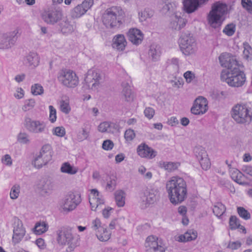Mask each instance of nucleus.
<instances>
[{
	"mask_svg": "<svg viewBox=\"0 0 252 252\" xmlns=\"http://www.w3.org/2000/svg\"><path fill=\"white\" fill-rule=\"evenodd\" d=\"M58 79L63 85L68 88H75L79 84V79L76 74L70 69L61 70L58 73Z\"/></svg>",
	"mask_w": 252,
	"mask_h": 252,
	"instance_id": "nucleus-8",
	"label": "nucleus"
},
{
	"mask_svg": "<svg viewBox=\"0 0 252 252\" xmlns=\"http://www.w3.org/2000/svg\"><path fill=\"white\" fill-rule=\"evenodd\" d=\"M244 51L243 56L244 58L247 60H249L252 58V48L247 42L243 43Z\"/></svg>",
	"mask_w": 252,
	"mask_h": 252,
	"instance_id": "nucleus-46",
	"label": "nucleus"
},
{
	"mask_svg": "<svg viewBox=\"0 0 252 252\" xmlns=\"http://www.w3.org/2000/svg\"><path fill=\"white\" fill-rule=\"evenodd\" d=\"M92 228L96 232L97 231H103V227L101 225V222L99 219H95L92 222Z\"/></svg>",
	"mask_w": 252,
	"mask_h": 252,
	"instance_id": "nucleus-54",
	"label": "nucleus"
},
{
	"mask_svg": "<svg viewBox=\"0 0 252 252\" xmlns=\"http://www.w3.org/2000/svg\"><path fill=\"white\" fill-rule=\"evenodd\" d=\"M62 11L57 8H51L45 10L41 15L42 20L49 25H54L62 18Z\"/></svg>",
	"mask_w": 252,
	"mask_h": 252,
	"instance_id": "nucleus-13",
	"label": "nucleus"
},
{
	"mask_svg": "<svg viewBox=\"0 0 252 252\" xmlns=\"http://www.w3.org/2000/svg\"><path fill=\"white\" fill-rule=\"evenodd\" d=\"M89 202L91 206V209L93 211H97L100 209L102 206L104 205V199L98 190L96 189H92L91 190L89 195Z\"/></svg>",
	"mask_w": 252,
	"mask_h": 252,
	"instance_id": "nucleus-17",
	"label": "nucleus"
},
{
	"mask_svg": "<svg viewBox=\"0 0 252 252\" xmlns=\"http://www.w3.org/2000/svg\"><path fill=\"white\" fill-rule=\"evenodd\" d=\"M227 10L226 4L217 2L212 7L208 16L209 24L214 28L220 27L224 20V15Z\"/></svg>",
	"mask_w": 252,
	"mask_h": 252,
	"instance_id": "nucleus-5",
	"label": "nucleus"
},
{
	"mask_svg": "<svg viewBox=\"0 0 252 252\" xmlns=\"http://www.w3.org/2000/svg\"><path fill=\"white\" fill-rule=\"evenodd\" d=\"M49 228L47 223L45 221L37 222L33 229V232L37 235H40L46 232Z\"/></svg>",
	"mask_w": 252,
	"mask_h": 252,
	"instance_id": "nucleus-37",
	"label": "nucleus"
},
{
	"mask_svg": "<svg viewBox=\"0 0 252 252\" xmlns=\"http://www.w3.org/2000/svg\"><path fill=\"white\" fill-rule=\"evenodd\" d=\"M123 88L122 94L126 100L129 101L132 99L133 94L131 92L129 83L128 82H123L122 84Z\"/></svg>",
	"mask_w": 252,
	"mask_h": 252,
	"instance_id": "nucleus-35",
	"label": "nucleus"
},
{
	"mask_svg": "<svg viewBox=\"0 0 252 252\" xmlns=\"http://www.w3.org/2000/svg\"><path fill=\"white\" fill-rule=\"evenodd\" d=\"M146 252H165V247L162 240L156 236L147 237L145 242Z\"/></svg>",
	"mask_w": 252,
	"mask_h": 252,
	"instance_id": "nucleus-12",
	"label": "nucleus"
},
{
	"mask_svg": "<svg viewBox=\"0 0 252 252\" xmlns=\"http://www.w3.org/2000/svg\"><path fill=\"white\" fill-rule=\"evenodd\" d=\"M236 30L235 25L233 24H229L225 26L222 32L228 36H232Z\"/></svg>",
	"mask_w": 252,
	"mask_h": 252,
	"instance_id": "nucleus-48",
	"label": "nucleus"
},
{
	"mask_svg": "<svg viewBox=\"0 0 252 252\" xmlns=\"http://www.w3.org/2000/svg\"><path fill=\"white\" fill-rule=\"evenodd\" d=\"M13 242L15 244L19 243L23 238L26 233L25 228L22 221L17 218L14 219Z\"/></svg>",
	"mask_w": 252,
	"mask_h": 252,
	"instance_id": "nucleus-19",
	"label": "nucleus"
},
{
	"mask_svg": "<svg viewBox=\"0 0 252 252\" xmlns=\"http://www.w3.org/2000/svg\"><path fill=\"white\" fill-rule=\"evenodd\" d=\"M163 164L164 165V168L169 171L176 169L180 165L178 162H164Z\"/></svg>",
	"mask_w": 252,
	"mask_h": 252,
	"instance_id": "nucleus-52",
	"label": "nucleus"
},
{
	"mask_svg": "<svg viewBox=\"0 0 252 252\" xmlns=\"http://www.w3.org/2000/svg\"><path fill=\"white\" fill-rule=\"evenodd\" d=\"M184 77L188 83H191L195 78V74L191 71H187L184 74Z\"/></svg>",
	"mask_w": 252,
	"mask_h": 252,
	"instance_id": "nucleus-56",
	"label": "nucleus"
},
{
	"mask_svg": "<svg viewBox=\"0 0 252 252\" xmlns=\"http://www.w3.org/2000/svg\"><path fill=\"white\" fill-rule=\"evenodd\" d=\"M60 171L62 173L73 175L78 172V168L66 162L62 164L60 168Z\"/></svg>",
	"mask_w": 252,
	"mask_h": 252,
	"instance_id": "nucleus-33",
	"label": "nucleus"
},
{
	"mask_svg": "<svg viewBox=\"0 0 252 252\" xmlns=\"http://www.w3.org/2000/svg\"><path fill=\"white\" fill-rule=\"evenodd\" d=\"M161 55L160 46L156 44H152L149 48L148 55L149 58L155 62L159 60Z\"/></svg>",
	"mask_w": 252,
	"mask_h": 252,
	"instance_id": "nucleus-31",
	"label": "nucleus"
},
{
	"mask_svg": "<svg viewBox=\"0 0 252 252\" xmlns=\"http://www.w3.org/2000/svg\"><path fill=\"white\" fill-rule=\"evenodd\" d=\"M144 196L142 198V205L145 208L149 207L157 202L160 197V192L157 188L147 189L144 193Z\"/></svg>",
	"mask_w": 252,
	"mask_h": 252,
	"instance_id": "nucleus-15",
	"label": "nucleus"
},
{
	"mask_svg": "<svg viewBox=\"0 0 252 252\" xmlns=\"http://www.w3.org/2000/svg\"><path fill=\"white\" fill-rule=\"evenodd\" d=\"M135 136L134 131L131 129L126 130L125 133V138L127 141H132Z\"/></svg>",
	"mask_w": 252,
	"mask_h": 252,
	"instance_id": "nucleus-58",
	"label": "nucleus"
},
{
	"mask_svg": "<svg viewBox=\"0 0 252 252\" xmlns=\"http://www.w3.org/2000/svg\"><path fill=\"white\" fill-rule=\"evenodd\" d=\"M154 14V11L149 9L145 8L138 13L139 20L141 22L145 21L147 19L151 18Z\"/></svg>",
	"mask_w": 252,
	"mask_h": 252,
	"instance_id": "nucleus-41",
	"label": "nucleus"
},
{
	"mask_svg": "<svg viewBox=\"0 0 252 252\" xmlns=\"http://www.w3.org/2000/svg\"><path fill=\"white\" fill-rule=\"evenodd\" d=\"M229 224L231 229H235L240 226L238 219L235 216H231L229 219Z\"/></svg>",
	"mask_w": 252,
	"mask_h": 252,
	"instance_id": "nucleus-55",
	"label": "nucleus"
},
{
	"mask_svg": "<svg viewBox=\"0 0 252 252\" xmlns=\"http://www.w3.org/2000/svg\"><path fill=\"white\" fill-rule=\"evenodd\" d=\"M166 189L170 201L174 205L181 203L187 198V183L179 176L172 177L166 182Z\"/></svg>",
	"mask_w": 252,
	"mask_h": 252,
	"instance_id": "nucleus-1",
	"label": "nucleus"
},
{
	"mask_svg": "<svg viewBox=\"0 0 252 252\" xmlns=\"http://www.w3.org/2000/svg\"><path fill=\"white\" fill-rule=\"evenodd\" d=\"M18 141L23 144L29 142V136L26 133H20L18 135Z\"/></svg>",
	"mask_w": 252,
	"mask_h": 252,
	"instance_id": "nucleus-60",
	"label": "nucleus"
},
{
	"mask_svg": "<svg viewBox=\"0 0 252 252\" xmlns=\"http://www.w3.org/2000/svg\"><path fill=\"white\" fill-rule=\"evenodd\" d=\"M166 63L168 67L172 68L173 69L175 74L179 73L181 63L178 58H172L169 59L167 60Z\"/></svg>",
	"mask_w": 252,
	"mask_h": 252,
	"instance_id": "nucleus-39",
	"label": "nucleus"
},
{
	"mask_svg": "<svg viewBox=\"0 0 252 252\" xmlns=\"http://www.w3.org/2000/svg\"><path fill=\"white\" fill-rule=\"evenodd\" d=\"M94 3V0H84L81 4H78L71 11V16L73 18H79L84 15Z\"/></svg>",
	"mask_w": 252,
	"mask_h": 252,
	"instance_id": "nucleus-16",
	"label": "nucleus"
},
{
	"mask_svg": "<svg viewBox=\"0 0 252 252\" xmlns=\"http://www.w3.org/2000/svg\"><path fill=\"white\" fill-rule=\"evenodd\" d=\"M49 121L51 123H54L57 120V111L56 109L52 105L49 106Z\"/></svg>",
	"mask_w": 252,
	"mask_h": 252,
	"instance_id": "nucleus-51",
	"label": "nucleus"
},
{
	"mask_svg": "<svg viewBox=\"0 0 252 252\" xmlns=\"http://www.w3.org/2000/svg\"><path fill=\"white\" fill-rule=\"evenodd\" d=\"M51 147L49 144L42 146L39 155L35 157L32 162V164L36 168L39 169L46 165L52 157Z\"/></svg>",
	"mask_w": 252,
	"mask_h": 252,
	"instance_id": "nucleus-10",
	"label": "nucleus"
},
{
	"mask_svg": "<svg viewBox=\"0 0 252 252\" xmlns=\"http://www.w3.org/2000/svg\"><path fill=\"white\" fill-rule=\"evenodd\" d=\"M179 43L181 51L186 56L194 54L197 50L195 40L189 32L182 33Z\"/></svg>",
	"mask_w": 252,
	"mask_h": 252,
	"instance_id": "nucleus-6",
	"label": "nucleus"
},
{
	"mask_svg": "<svg viewBox=\"0 0 252 252\" xmlns=\"http://www.w3.org/2000/svg\"><path fill=\"white\" fill-rule=\"evenodd\" d=\"M95 234L97 238L102 242L108 241L110 238V233L109 232L106 228H103V231H97Z\"/></svg>",
	"mask_w": 252,
	"mask_h": 252,
	"instance_id": "nucleus-43",
	"label": "nucleus"
},
{
	"mask_svg": "<svg viewBox=\"0 0 252 252\" xmlns=\"http://www.w3.org/2000/svg\"><path fill=\"white\" fill-rule=\"evenodd\" d=\"M126 44V40L123 34H117L114 36L112 39V47L118 51H124Z\"/></svg>",
	"mask_w": 252,
	"mask_h": 252,
	"instance_id": "nucleus-27",
	"label": "nucleus"
},
{
	"mask_svg": "<svg viewBox=\"0 0 252 252\" xmlns=\"http://www.w3.org/2000/svg\"><path fill=\"white\" fill-rule=\"evenodd\" d=\"M26 129L30 133L40 134L44 133L47 130V124L40 120L32 119L29 117H26L24 121Z\"/></svg>",
	"mask_w": 252,
	"mask_h": 252,
	"instance_id": "nucleus-9",
	"label": "nucleus"
},
{
	"mask_svg": "<svg viewBox=\"0 0 252 252\" xmlns=\"http://www.w3.org/2000/svg\"><path fill=\"white\" fill-rule=\"evenodd\" d=\"M59 27L61 32L64 34H68L74 31L73 26L68 20H64L59 24Z\"/></svg>",
	"mask_w": 252,
	"mask_h": 252,
	"instance_id": "nucleus-34",
	"label": "nucleus"
},
{
	"mask_svg": "<svg viewBox=\"0 0 252 252\" xmlns=\"http://www.w3.org/2000/svg\"><path fill=\"white\" fill-rule=\"evenodd\" d=\"M91 126L85 124L81 130L78 131L76 135V139L78 141H83L87 139L90 135Z\"/></svg>",
	"mask_w": 252,
	"mask_h": 252,
	"instance_id": "nucleus-32",
	"label": "nucleus"
},
{
	"mask_svg": "<svg viewBox=\"0 0 252 252\" xmlns=\"http://www.w3.org/2000/svg\"><path fill=\"white\" fill-rule=\"evenodd\" d=\"M221 79L229 86L239 87L243 86L246 81L245 75L240 69V65L231 70H222Z\"/></svg>",
	"mask_w": 252,
	"mask_h": 252,
	"instance_id": "nucleus-4",
	"label": "nucleus"
},
{
	"mask_svg": "<svg viewBox=\"0 0 252 252\" xmlns=\"http://www.w3.org/2000/svg\"><path fill=\"white\" fill-rule=\"evenodd\" d=\"M37 188L42 196H47L54 189V183L51 180L42 179L37 184Z\"/></svg>",
	"mask_w": 252,
	"mask_h": 252,
	"instance_id": "nucleus-23",
	"label": "nucleus"
},
{
	"mask_svg": "<svg viewBox=\"0 0 252 252\" xmlns=\"http://www.w3.org/2000/svg\"><path fill=\"white\" fill-rule=\"evenodd\" d=\"M146 117L149 119H152L155 115V110L153 108L147 107L144 111Z\"/></svg>",
	"mask_w": 252,
	"mask_h": 252,
	"instance_id": "nucleus-62",
	"label": "nucleus"
},
{
	"mask_svg": "<svg viewBox=\"0 0 252 252\" xmlns=\"http://www.w3.org/2000/svg\"><path fill=\"white\" fill-rule=\"evenodd\" d=\"M20 187L18 185H14L10 191V196L12 199H15L18 198L20 193Z\"/></svg>",
	"mask_w": 252,
	"mask_h": 252,
	"instance_id": "nucleus-50",
	"label": "nucleus"
},
{
	"mask_svg": "<svg viewBox=\"0 0 252 252\" xmlns=\"http://www.w3.org/2000/svg\"><path fill=\"white\" fill-rule=\"evenodd\" d=\"M53 134L58 137H63L65 134V128L63 126H57L52 130Z\"/></svg>",
	"mask_w": 252,
	"mask_h": 252,
	"instance_id": "nucleus-53",
	"label": "nucleus"
},
{
	"mask_svg": "<svg viewBox=\"0 0 252 252\" xmlns=\"http://www.w3.org/2000/svg\"><path fill=\"white\" fill-rule=\"evenodd\" d=\"M208 110V101L203 96H199L194 100L191 112L194 115H203Z\"/></svg>",
	"mask_w": 252,
	"mask_h": 252,
	"instance_id": "nucleus-18",
	"label": "nucleus"
},
{
	"mask_svg": "<svg viewBox=\"0 0 252 252\" xmlns=\"http://www.w3.org/2000/svg\"><path fill=\"white\" fill-rule=\"evenodd\" d=\"M102 80V77L99 70H89L85 79L84 87L92 90H96L99 88Z\"/></svg>",
	"mask_w": 252,
	"mask_h": 252,
	"instance_id": "nucleus-11",
	"label": "nucleus"
},
{
	"mask_svg": "<svg viewBox=\"0 0 252 252\" xmlns=\"http://www.w3.org/2000/svg\"><path fill=\"white\" fill-rule=\"evenodd\" d=\"M241 245L242 243L239 241H229L227 245V248L232 250H235L240 248Z\"/></svg>",
	"mask_w": 252,
	"mask_h": 252,
	"instance_id": "nucleus-59",
	"label": "nucleus"
},
{
	"mask_svg": "<svg viewBox=\"0 0 252 252\" xmlns=\"http://www.w3.org/2000/svg\"><path fill=\"white\" fill-rule=\"evenodd\" d=\"M220 65L227 68V70H231L233 68L240 65L235 57L227 53H222L219 58Z\"/></svg>",
	"mask_w": 252,
	"mask_h": 252,
	"instance_id": "nucleus-21",
	"label": "nucleus"
},
{
	"mask_svg": "<svg viewBox=\"0 0 252 252\" xmlns=\"http://www.w3.org/2000/svg\"><path fill=\"white\" fill-rule=\"evenodd\" d=\"M81 201V198L79 194L69 192L63 200V208L64 211H72L76 208Z\"/></svg>",
	"mask_w": 252,
	"mask_h": 252,
	"instance_id": "nucleus-14",
	"label": "nucleus"
},
{
	"mask_svg": "<svg viewBox=\"0 0 252 252\" xmlns=\"http://www.w3.org/2000/svg\"><path fill=\"white\" fill-rule=\"evenodd\" d=\"M181 14L175 13L170 17V27L179 31L186 26L187 21L181 16Z\"/></svg>",
	"mask_w": 252,
	"mask_h": 252,
	"instance_id": "nucleus-24",
	"label": "nucleus"
},
{
	"mask_svg": "<svg viewBox=\"0 0 252 252\" xmlns=\"http://www.w3.org/2000/svg\"><path fill=\"white\" fill-rule=\"evenodd\" d=\"M40 58L37 53L31 52L23 60V64L27 67L34 68L39 65Z\"/></svg>",
	"mask_w": 252,
	"mask_h": 252,
	"instance_id": "nucleus-26",
	"label": "nucleus"
},
{
	"mask_svg": "<svg viewBox=\"0 0 252 252\" xmlns=\"http://www.w3.org/2000/svg\"><path fill=\"white\" fill-rule=\"evenodd\" d=\"M60 110L65 114H68L71 111L69 99L67 96H63L59 102Z\"/></svg>",
	"mask_w": 252,
	"mask_h": 252,
	"instance_id": "nucleus-36",
	"label": "nucleus"
},
{
	"mask_svg": "<svg viewBox=\"0 0 252 252\" xmlns=\"http://www.w3.org/2000/svg\"><path fill=\"white\" fill-rule=\"evenodd\" d=\"M31 93L34 95H42L44 93V89L41 85L36 83L31 86Z\"/></svg>",
	"mask_w": 252,
	"mask_h": 252,
	"instance_id": "nucleus-45",
	"label": "nucleus"
},
{
	"mask_svg": "<svg viewBox=\"0 0 252 252\" xmlns=\"http://www.w3.org/2000/svg\"><path fill=\"white\" fill-rule=\"evenodd\" d=\"M109 127H108V132L109 133H114L118 130V125L113 122H108Z\"/></svg>",
	"mask_w": 252,
	"mask_h": 252,
	"instance_id": "nucleus-64",
	"label": "nucleus"
},
{
	"mask_svg": "<svg viewBox=\"0 0 252 252\" xmlns=\"http://www.w3.org/2000/svg\"><path fill=\"white\" fill-rule=\"evenodd\" d=\"M35 100L33 98L27 99L24 102V104L22 106V110L25 111H28L32 109L35 106Z\"/></svg>",
	"mask_w": 252,
	"mask_h": 252,
	"instance_id": "nucleus-47",
	"label": "nucleus"
},
{
	"mask_svg": "<svg viewBox=\"0 0 252 252\" xmlns=\"http://www.w3.org/2000/svg\"><path fill=\"white\" fill-rule=\"evenodd\" d=\"M106 189L110 191H113L115 189L117 184L116 177L114 175L109 176L106 179Z\"/></svg>",
	"mask_w": 252,
	"mask_h": 252,
	"instance_id": "nucleus-40",
	"label": "nucleus"
},
{
	"mask_svg": "<svg viewBox=\"0 0 252 252\" xmlns=\"http://www.w3.org/2000/svg\"><path fill=\"white\" fill-rule=\"evenodd\" d=\"M197 237V233L196 232H187L184 235L179 237V241L186 242L194 240Z\"/></svg>",
	"mask_w": 252,
	"mask_h": 252,
	"instance_id": "nucleus-44",
	"label": "nucleus"
},
{
	"mask_svg": "<svg viewBox=\"0 0 252 252\" xmlns=\"http://www.w3.org/2000/svg\"><path fill=\"white\" fill-rule=\"evenodd\" d=\"M129 41L133 44L138 45L143 39V34L141 31L137 29H131L128 32Z\"/></svg>",
	"mask_w": 252,
	"mask_h": 252,
	"instance_id": "nucleus-29",
	"label": "nucleus"
},
{
	"mask_svg": "<svg viewBox=\"0 0 252 252\" xmlns=\"http://www.w3.org/2000/svg\"><path fill=\"white\" fill-rule=\"evenodd\" d=\"M126 13L121 7L114 6L106 9L102 16V22L107 28H120L125 22Z\"/></svg>",
	"mask_w": 252,
	"mask_h": 252,
	"instance_id": "nucleus-2",
	"label": "nucleus"
},
{
	"mask_svg": "<svg viewBox=\"0 0 252 252\" xmlns=\"http://www.w3.org/2000/svg\"><path fill=\"white\" fill-rule=\"evenodd\" d=\"M230 114L234 121L238 124L249 125L252 120V112L247 103H238L231 108Z\"/></svg>",
	"mask_w": 252,
	"mask_h": 252,
	"instance_id": "nucleus-3",
	"label": "nucleus"
},
{
	"mask_svg": "<svg viewBox=\"0 0 252 252\" xmlns=\"http://www.w3.org/2000/svg\"><path fill=\"white\" fill-rule=\"evenodd\" d=\"M56 240L60 246H64L68 245L67 252H71L76 247V245L73 244V237L71 231L67 228L62 227L56 231Z\"/></svg>",
	"mask_w": 252,
	"mask_h": 252,
	"instance_id": "nucleus-7",
	"label": "nucleus"
},
{
	"mask_svg": "<svg viewBox=\"0 0 252 252\" xmlns=\"http://www.w3.org/2000/svg\"><path fill=\"white\" fill-rule=\"evenodd\" d=\"M115 198L117 205L119 207H123L125 204L126 194L121 190H117L115 192Z\"/></svg>",
	"mask_w": 252,
	"mask_h": 252,
	"instance_id": "nucleus-38",
	"label": "nucleus"
},
{
	"mask_svg": "<svg viewBox=\"0 0 252 252\" xmlns=\"http://www.w3.org/2000/svg\"><path fill=\"white\" fill-rule=\"evenodd\" d=\"M16 35L15 32L0 34V49H8L14 46L17 40Z\"/></svg>",
	"mask_w": 252,
	"mask_h": 252,
	"instance_id": "nucleus-20",
	"label": "nucleus"
},
{
	"mask_svg": "<svg viewBox=\"0 0 252 252\" xmlns=\"http://www.w3.org/2000/svg\"><path fill=\"white\" fill-rule=\"evenodd\" d=\"M108 122H104L99 124L98 130L101 132H108Z\"/></svg>",
	"mask_w": 252,
	"mask_h": 252,
	"instance_id": "nucleus-61",
	"label": "nucleus"
},
{
	"mask_svg": "<svg viewBox=\"0 0 252 252\" xmlns=\"http://www.w3.org/2000/svg\"><path fill=\"white\" fill-rule=\"evenodd\" d=\"M194 154L199 161L202 169L207 170L211 163L205 149L202 147H196L194 149Z\"/></svg>",
	"mask_w": 252,
	"mask_h": 252,
	"instance_id": "nucleus-22",
	"label": "nucleus"
},
{
	"mask_svg": "<svg viewBox=\"0 0 252 252\" xmlns=\"http://www.w3.org/2000/svg\"><path fill=\"white\" fill-rule=\"evenodd\" d=\"M114 147L113 142L110 140L104 141L102 144V148L105 150H110Z\"/></svg>",
	"mask_w": 252,
	"mask_h": 252,
	"instance_id": "nucleus-63",
	"label": "nucleus"
},
{
	"mask_svg": "<svg viewBox=\"0 0 252 252\" xmlns=\"http://www.w3.org/2000/svg\"><path fill=\"white\" fill-rule=\"evenodd\" d=\"M241 4L248 12L252 13V1L251 0H241Z\"/></svg>",
	"mask_w": 252,
	"mask_h": 252,
	"instance_id": "nucleus-57",
	"label": "nucleus"
},
{
	"mask_svg": "<svg viewBox=\"0 0 252 252\" xmlns=\"http://www.w3.org/2000/svg\"><path fill=\"white\" fill-rule=\"evenodd\" d=\"M231 177L233 180L241 185H246L247 182L245 181V176L239 170L232 168L229 170Z\"/></svg>",
	"mask_w": 252,
	"mask_h": 252,
	"instance_id": "nucleus-30",
	"label": "nucleus"
},
{
	"mask_svg": "<svg viewBox=\"0 0 252 252\" xmlns=\"http://www.w3.org/2000/svg\"><path fill=\"white\" fill-rule=\"evenodd\" d=\"M208 0H184V6L186 11L188 13L195 11L202 4Z\"/></svg>",
	"mask_w": 252,
	"mask_h": 252,
	"instance_id": "nucleus-28",
	"label": "nucleus"
},
{
	"mask_svg": "<svg viewBox=\"0 0 252 252\" xmlns=\"http://www.w3.org/2000/svg\"><path fill=\"white\" fill-rule=\"evenodd\" d=\"M226 210L225 206L221 203H217L213 207V211L215 215L218 217H220L221 216Z\"/></svg>",
	"mask_w": 252,
	"mask_h": 252,
	"instance_id": "nucleus-42",
	"label": "nucleus"
},
{
	"mask_svg": "<svg viewBox=\"0 0 252 252\" xmlns=\"http://www.w3.org/2000/svg\"><path fill=\"white\" fill-rule=\"evenodd\" d=\"M237 212L239 215L245 220H249L251 218V214L245 208L242 207L237 208Z\"/></svg>",
	"mask_w": 252,
	"mask_h": 252,
	"instance_id": "nucleus-49",
	"label": "nucleus"
},
{
	"mask_svg": "<svg viewBox=\"0 0 252 252\" xmlns=\"http://www.w3.org/2000/svg\"><path fill=\"white\" fill-rule=\"evenodd\" d=\"M137 153L140 157L149 159L155 158L157 155V152L145 144L138 146Z\"/></svg>",
	"mask_w": 252,
	"mask_h": 252,
	"instance_id": "nucleus-25",
	"label": "nucleus"
}]
</instances>
